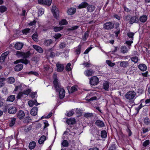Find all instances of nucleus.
<instances>
[{
	"mask_svg": "<svg viewBox=\"0 0 150 150\" xmlns=\"http://www.w3.org/2000/svg\"><path fill=\"white\" fill-rule=\"evenodd\" d=\"M31 54L30 51L26 52H24L20 51H17L16 53V55L18 58L22 57L23 59L16 60L13 62L15 64L21 62L25 64H27L30 62V61L26 59L30 56Z\"/></svg>",
	"mask_w": 150,
	"mask_h": 150,
	"instance_id": "obj_1",
	"label": "nucleus"
},
{
	"mask_svg": "<svg viewBox=\"0 0 150 150\" xmlns=\"http://www.w3.org/2000/svg\"><path fill=\"white\" fill-rule=\"evenodd\" d=\"M54 87L56 92L59 93V98L60 99L63 98L65 96V92L60 84L57 85V87L54 86Z\"/></svg>",
	"mask_w": 150,
	"mask_h": 150,
	"instance_id": "obj_2",
	"label": "nucleus"
},
{
	"mask_svg": "<svg viewBox=\"0 0 150 150\" xmlns=\"http://www.w3.org/2000/svg\"><path fill=\"white\" fill-rule=\"evenodd\" d=\"M89 83L91 85L96 86L99 82V79L96 76L92 77L89 79Z\"/></svg>",
	"mask_w": 150,
	"mask_h": 150,
	"instance_id": "obj_3",
	"label": "nucleus"
},
{
	"mask_svg": "<svg viewBox=\"0 0 150 150\" xmlns=\"http://www.w3.org/2000/svg\"><path fill=\"white\" fill-rule=\"evenodd\" d=\"M136 94V93L135 91H131L127 92L125 96L127 99L131 100L134 99Z\"/></svg>",
	"mask_w": 150,
	"mask_h": 150,
	"instance_id": "obj_4",
	"label": "nucleus"
},
{
	"mask_svg": "<svg viewBox=\"0 0 150 150\" xmlns=\"http://www.w3.org/2000/svg\"><path fill=\"white\" fill-rule=\"evenodd\" d=\"M44 124V126L43 128H41L38 132L41 133L42 134H46L47 133V128H46L48 127L49 125L48 124V122L46 120H45L43 122Z\"/></svg>",
	"mask_w": 150,
	"mask_h": 150,
	"instance_id": "obj_5",
	"label": "nucleus"
},
{
	"mask_svg": "<svg viewBox=\"0 0 150 150\" xmlns=\"http://www.w3.org/2000/svg\"><path fill=\"white\" fill-rule=\"evenodd\" d=\"M114 27V23L110 21L107 22L103 25V28L107 30H111L113 29Z\"/></svg>",
	"mask_w": 150,
	"mask_h": 150,
	"instance_id": "obj_6",
	"label": "nucleus"
},
{
	"mask_svg": "<svg viewBox=\"0 0 150 150\" xmlns=\"http://www.w3.org/2000/svg\"><path fill=\"white\" fill-rule=\"evenodd\" d=\"M51 12L54 17L57 19L59 15V11L57 8L55 6H52Z\"/></svg>",
	"mask_w": 150,
	"mask_h": 150,
	"instance_id": "obj_7",
	"label": "nucleus"
},
{
	"mask_svg": "<svg viewBox=\"0 0 150 150\" xmlns=\"http://www.w3.org/2000/svg\"><path fill=\"white\" fill-rule=\"evenodd\" d=\"M130 24H132L133 23H139V19L137 16H131L130 17L129 21Z\"/></svg>",
	"mask_w": 150,
	"mask_h": 150,
	"instance_id": "obj_8",
	"label": "nucleus"
},
{
	"mask_svg": "<svg viewBox=\"0 0 150 150\" xmlns=\"http://www.w3.org/2000/svg\"><path fill=\"white\" fill-rule=\"evenodd\" d=\"M114 24L115 28L116 29V30L114 33L115 34V36L117 37L120 32V24L119 23L116 22Z\"/></svg>",
	"mask_w": 150,
	"mask_h": 150,
	"instance_id": "obj_9",
	"label": "nucleus"
},
{
	"mask_svg": "<svg viewBox=\"0 0 150 150\" xmlns=\"http://www.w3.org/2000/svg\"><path fill=\"white\" fill-rule=\"evenodd\" d=\"M52 78L54 79L53 84L54 86L57 87V85L60 84L59 83L58 80L57 78V75L56 72H54L52 76Z\"/></svg>",
	"mask_w": 150,
	"mask_h": 150,
	"instance_id": "obj_10",
	"label": "nucleus"
},
{
	"mask_svg": "<svg viewBox=\"0 0 150 150\" xmlns=\"http://www.w3.org/2000/svg\"><path fill=\"white\" fill-rule=\"evenodd\" d=\"M56 67H57V71L58 72H61L63 71L64 68V66L63 64H61L58 62L57 63Z\"/></svg>",
	"mask_w": 150,
	"mask_h": 150,
	"instance_id": "obj_11",
	"label": "nucleus"
},
{
	"mask_svg": "<svg viewBox=\"0 0 150 150\" xmlns=\"http://www.w3.org/2000/svg\"><path fill=\"white\" fill-rule=\"evenodd\" d=\"M76 12V9L75 8L70 7L68 9L67 13L69 15H72L74 14Z\"/></svg>",
	"mask_w": 150,
	"mask_h": 150,
	"instance_id": "obj_12",
	"label": "nucleus"
},
{
	"mask_svg": "<svg viewBox=\"0 0 150 150\" xmlns=\"http://www.w3.org/2000/svg\"><path fill=\"white\" fill-rule=\"evenodd\" d=\"M138 68L142 71H145L147 69L146 65L143 63L139 64L138 65Z\"/></svg>",
	"mask_w": 150,
	"mask_h": 150,
	"instance_id": "obj_13",
	"label": "nucleus"
},
{
	"mask_svg": "<svg viewBox=\"0 0 150 150\" xmlns=\"http://www.w3.org/2000/svg\"><path fill=\"white\" fill-rule=\"evenodd\" d=\"M17 109L15 107L11 106L8 109V112L11 114L15 113L17 111Z\"/></svg>",
	"mask_w": 150,
	"mask_h": 150,
	"instance_id": "obj_14",
	"label": "nucleus"
},
{
	"mask_svg": "<svg viewBox=\"0 0 150 150\" xmlns=\"http://www.w3.org/2000/svg\"><path fill=\"white\" fill-rule=\"evenodd\" d=\"M95 124L100 128H101L105 127V125L104 122L102 120H98L95 122Z\"/></svg>",
	"mask_w": 150,
	"mask_h": 150,
	"instance_id": "obj_15",
	"label": "nucleus"
},
{
	"mask_svg": "<svg viewBox=\"0 0 150 150\" xmlns=\"http://www.w3.org/2000/svg\"><path fill=\"white\" fill-rule=\"evenodd\" d=\"M40 133L42 134L41 133H40L38 132V134ZM43 135L41 136L39 139L38 140V143L40 144H43L45 140L47 139L46 137L44 135V134H42Z\"/></svg>",
	"mask_w": 150,
	"mask_h": 150,
	"instance_id": "obj_16",
	"label": "nucleus"
},
{
	"mask_svg": "<svg viewBox=\"0 0 150 150\" xmlns=\"http://www.w3.org/2000/svg\"><path fill=\"white\" fill-rule=\"evenodd\" d=\"M95 71L93 70L89 69L86 70L84 71V74L85 75L87 76H92L94 74Z\"/></svg>",
	"mask_w": 150,
	"mask_h": 150,
	"instance_id": "obj_17",
	"label": "nucleus"
},
{
	"mask_svg": "<svg viewBox=\"0 0 150 150\" xmlns=\"http://www.w3.org/2000/svg\"><path fill=\"white\" fill-rule=\"evenodd\" d=\"M17 117L20 120L23 118L25 116V114L23 111L19 110L17 114Z\"/></svg>",
	"mask_w": 150,
	"mask_h": 150,
	"instance_id": "obj_18",
	"label": "nucleus"
},
{
	"mask_svg": "<svg viewBox=\"0 0 150 150\" xmlns=\"http://www.w3.org/2000/svg\"><path fill=\"white\" fill-rule=\"evenodd\" d=\"M8 54V52H6L3 53L1 55L0 57V62H1L2 63L4 61Z\"/></svg>",
	"mask_w": 150,
	"mask_h": 150,
	"instance_id": "obj_19",
	"label": "nucleus"
},
{
	"mask_svg": "<svg viewBox=\"0 0 150 150\" xmlns=\"http://www.w3.org/2000/svg\"><path fill=\"white\" fill-rule=\"evenodd\" d=\"M88 4L86 2H83L81 3L77 7L78 9H81L84 8H86L88 5Z\"/></svg>",
	"mask_w": 150,
	"mask_h": 150,
	"instance_id": "obj_20",
	"label": "nucleus"
},
{
	"mask_svg": "<svg viewBox=\"0 0 150 150\" xmlns=\"http://www.w3.org/2000/svg\"><path fill=\"white\" fill-rule=\"evenodd\" d=\"M147 18V16L146 15H143L140 16L139 19L140 22L142 23H144L146 21Z\"/></svg>",
	"mask_w": 150,
	"mask_h": 150,
	"instance_id": "obj_21",
	"label": "nucleus"
},
{
	"mask_svg": "<svg viewBox=\"0 0 150 150\" xmlns=\"http://www.w3.org/2000/svg\"><path fill=\"white\" fill-rule=\"evenodd\" d=\"M23 46V44L22 43L18 42L16 43L14 45L15 49L17 50H20Z\"/></svg>",
	"mask_w": 150,
	"mask_h": 150,
	"instance_id": "obj_22",
	"label": "nucleus"
},
{
	"mask_svg": "<svg viewBox=\"0 0 150 150\" xmlns=\"http://www.w3.org/2000/svg\"><path fill=\"white\" fill-rule=\"evenodd\" d=\"M66 122L68 125H74L76 123L75 119L74 118L68 119Z\"/></svg>",
	"mask_w": 150,
	"mask_h": 150,
	"instance_id": "obj_23",
	"label": "nucleus"
},
{
	"mask_svg": "<svg viewBox=\"0 0 150 150\" xmlns=\"http://www.w3.org/2000/svg\"><path fill=\"white\" fill-rule=\"evenodd\" d=\"M23 68V66L22 64H18L15 67L14 69L16 71H19L22 70Z\"/></svg>",
	"mask_w": 150,
	"mask_h": 150,
	"instance_id": "obj_24",
	"label": "nucleus"
},
{
	"mask_svg": "<svg viewBox=\"0 0 150 150\" xmlns=\"http://www.w3.org/2000/svg\"><path fill=\"white\" fill-rule=\"evenodd\" d=\"M38 113V108L36 107H34L31 110L30 114L33 116H35Z\"/></svg>",
	"mask_w": 150,
	"mask_h": 150,
	"instance_id": "obj_25",
	"label": "nucleus"
},
{
	"mask_svg": "<svg viewBox=\"0 0 150 150\" xmlns=\"http://www.w3.org/2000/svg\"><path fill=\"white\" fill-rule=\"evenodd\" d=\"M87 7V10L88 12H92L95 9V7L94 5L88 4Z\"/></svg>",
	"mask_w": 150,
	"mask_h": 150,
	"instance_id": "obj_26",
	"label": "nucleus"
},
{
	"mask_svg": "<svg viewBox=\"0 0 150 150\" xmlns=\"http://www.w3.org/2000/svg\"><path fill=\"white\" fill-rule=\"evenodd\" d=\"M117 146L115 142H113L110 145L109 147V150H115Z\"/></svg>",
	"mask_w": 150,
	"mask_h": 150,
	"instance_id": "obj_27",
	"label": "nucleus"
},
{
	"mask_svg": "<svg viewBox=\"0 0 150 150\" xmlns=\"http://www.w3.org/2000/svg\"><path fill=\"white\" fill-rule=\"evenodd\" d=\"M110 83L107 81H105L103 84V88L106 91H108L109 86Z\"/></svg>",
	"mask_w": 150,
	"mask_h": 150,
	"instance_id": "obj_28",
	"label": "nucleus"
},
{
	"mask_svg": "<svg viewBox=\"0 0 150 150\" xmlns=\"http://www.w3.org/2000/svg\"><path fill=\"white\" fill-rule=\"evenodd\" d=\"M82 46L80 44L77 47L75 50L76 54L77 55H79L81 52V49Z\"/></svg>",
	"mask_w": 150,
	"mask_h": 150,
	"instance_id": "obj_29",
	"label": "nucleus"
},
{
	"mask_svg": "<svg viewBox=\"0 0 150 150\" xmlns=\"http://www.w3.org/2000/svg\"><path fill=\"white\" fill-rule=\"evenodd\" d=\"M52 43V40L51 39L45 40L44 42V44L46 46H50Z\"/></svg>",
	"mask_w": 150,
	"mask_h": 150,
	"instance_id": "obj_30",
	"label": "nucleus"
},
{
	"mask_svg": "<svg viewBox=\"0 0 150 150\" xmlns=\"http://www.w3.org/2000/svg\"><path fill=\"white\" fill-rule=\"evenodd\" d=\"M89 34V31L87 30L86 32L83 36H82V40L84 41H86L87 39V38L88 37Z\"/></svg>",
	"mask_w": 150,
	"mask_h": 150,
	"instance_id": "obj_31",
	"label": "nucleus"
},
{
	"mask_svg": "<svg viewBox=\"0 0 150 150\" xmlns=\"http://www.w3.org/2000/svg\"><path fill=\"white\" fill-rule=\"evenodd\" d=\"M120 51L122 53L124 54L128 52V50L126 46H122L120 48Z\"/></svg>",
	"mask_w": 150,
	"mask_h": 150,
	"instance_id": "obj_32",
	"label": "nucleus"
},
{
	"mask_svg": "<svg viewBox=\"0 0 150 150\" xmlns=\"http://www.w3.org/2000/svg\"><path fill=\"white\" fill-rule=\"evenodd\" d=\"M62 147H67L69 146V143L68 141L66 140H64L62 141V142L61 143Z\"/></svg>",
	"mask_w": 150,
	"mask_h": 150,
	"instance_id": "obj_33",
	"label": "nucleus"
},
{
	"mask_svg": "<svg viewBox=\"0 0 150 150\" xmlns=\"http://www.w3.org/2000/svg\"><path fill=\"white\" fill-rule=\"evenodd\" d=\"M142 146L144 147L148 146L150 148V141L147 139L143 143Z\"/></svg>",
	"mask_w": 150,
	"mask_h": 150,
	"instance_id": "obj_34",
	"label": "nucleus"
},
{
	"mask_svg": "<svg viewBox=\"0 0 150 150\" xmlns=\"http://www.w3.org/2000/svg\"><path fill=\"white\" fill-rule=\"evenodd\" d=\"M143 122L146 125H150V119L148 117H146L144 118Z\"/></svg>",
	"mask_w": 150,
	"mask_h": 150,
	"instance_id": "obj_35",
	"label": "nucleus"
},
{
	"mask_svg": "<svg viewBox=\"0 0 150 150\" xmlns=\"http://www.w3.org/2000/svg\"><path fill=\"white\" fill-rule=\"evenodd\" d=\"M100 136L102 138L104 139L106 138L107 137V133L105 130H103L101 131Z\"/></svg>",
	"mask_w": 150,
	"mask_h": 150,
	"instance_id": "obj_36",
	"label": "nucleus"
},
{
	"mask_svg": "<svg viewBox=\"0 0 150 150\" xmlns=\"http://www.w3.org/2000/svg\"><path fill=\"white\" fill-rule=\"evenodd\" d=\"M59 25H62L67 24L68 23L66 19H62L59 21Z\"/></svg>",
	"mask_w": 150,
	"mask_h": 150,
	"instance_id": "obj_37",
	"label": "nucleus"
},
{
	"mask_svg": "<svg viewBox=\"0 0 150 150\" xmlns=\"http://www.w3.org/2000/svg\"><path fill=\"white\" fill-rule=\"evenodd\" d=\"M120 66L124 68H126L129 65V63L127 61H123L120 62Z\"/></svg>",
	"mask_w": 150,
	"mask_h": 150,
	"instance_id": "obj_38",
	"label": "nucleus"
},
{
	"mask_svg": "<svg viewBox=\"0 0 150 150\" xmlns=\"http://www.w3.org/2000/svg\"><path fill=\"white\" fill-rule=\"evenodd\" d=\"M15 99V96L14 95H11L8 96L6 100L7 101L13 102Z\"/></svg>",
	"mask_w": 150,
	"mask_h": 150,
	"instance_id": "obj_39",
	"label": "nucleus"
},
{
	"mask_svg": "<svg viewBox=\"0 0 150 150\" xmlns=\"http://www.w3.org/2000/svg\"><path fill=\"white\" fill-rule=\"evenodd\" d=\"M36 144L35 142H30L29 145V148L30 149H33L35 147Z\"/></svg>",
	"mask_w": 150,
	"mask_h": 150,
	"instance_id": "obj_40",
	"label": "nucleus"
},
{
	"mask_svg": "<svg viewBox=\"0 0 150 150\" xmlns=\"http://www.w3.org/2000/svg\"><path fill=\"white\" fill-rule=\"evenodd\" d=\"M30 125L28 126L25 127L24 129V131L25 132H29V131L31 129L32 127V125Z\"/></svg>",
	"mask_w": 150,
	"mask_h": 150,
	"instance_id": "obj_41",
	"label": "nucleus"
},
{
	"mask_svg": "<svg viewBox=\"0 0 150 150\" xmlns=\"http://www.w3.org/2000/svg\"><path fill=\"white\" fill-rule=\"evenodd\" d=\"M6 80V79L4 78H0V88L2 87L5 85L4 81Z\"/></svg>",
	"mask_w": 150,
	"mask_h": 150,
	"instance_id": "obj_42",
	"label": "nucleus"
},
{
	"mask_svg": "<svg viewBox=\"0 0 150 150\" xmlns=\"http://www.w3.org/2000/svg\"><path fill=\"white\" fill-rule=\"evenodd\" d=\"M134 33L132 32H129L127 33V36L130 39V40H134Z\"/></svg>",
	"mask_w": 150,
	"mask_h": 150,
	"instance_id": "obj_43",
	"label": "nucleus"
},
{
	"mask_svg": "<svg viewBox=\"0 0 150 150\" xmlns=\"http://www.w3.org/2000/svg\"><path fill=\"white\" fill-rule=\"evenodd\" d=\"M130 59L132 62H133L135 63H137L138 61L139 60V59L136 56L132 57L130 58Z\"/></svg>",
	"mask_w": 150,
	"mask_h": 150,
	"instance_id": "obj_44",
	"label": "nucleus"
},
{
	"mask_svg": "<svg viewBox=\"0 0 150 150\" xmlns=\"http://www.w3.org/2000/svg\"><path fill=\"white\" fill-rule=\"evenodd\" d=\"M36 103V104H37V100H35L34 101L32 100H29L28 102L29 105L30 107L33 106Z\"/></svg>",
	"mask_w": 150,
	"mask_h": 150,
	"instance_id": "obj_45",
	"label": "nucleus"
},
{
	"mask_svg": "<svg viewBox=\"0 0 150 150\" xmlns=\"http://www.w3.org/2000/svg\"><path fill=\"white\" fill-rule=\"evenodd\" d=\"M64 28L63 27H55L54 28L53 30L54 32H58L62 30Z\"/></svg>",
	"mask_w": 150,
	"mask_h": 150,
	"instance_id": "obj_46",
	"label": "nucleus"
},
{
	"mask_svg": "<svg viewBox=\"0 0 150 150\" xmlns=\"http://www.w3.org/2000/svg\"><path fill=\"white\" fill-rule=\"evenodd\" d=\"M15 80L14 78L12 77H10L7 79V82L10 84H12L14 83Z\"/></svg>",
	"mask_w": 150,
	"mask_h": 150,
	"instance_id": "obj_47",
	"label": "nucleus"
},
{
	"mask_svg": "<svg viewBox=\"0 0 150 150\" xmlns=\"http://www.w3.org/2000/svg\"><path fill=\"white\" fill-rule=\"evenodd\" d=\"M7 10V8L4 6H0V12L1 13H3L6 11Z\"/></svg>",
	"mask_w": 150,
	"mask_h": 150,
	"instance_id": "obj_48",
	"label": "nucleus"
},
{
	"mask_svg": "<svg viewBox=\"0 0 150 150\" xmlns=\"http://www.w3.org/2000/svg\"><path fill=\"white\" fill-rule=\"evenodd\" d=\"M52 2V0H44L43 4L49 6L51 5Z\"/></svg>",
	"mask_w": 150,
	"mask_h": 150,
	"instance_id": "obj_49",
	"label": "nucleus"
},
{
	"mask_svg": "<svg viewBox=\"0 0 150 150\" xmlns=\"http://www.w3.org/2000/svg\"><path fill=\"white\" fill-rule=\"evenodd\" d=\"M16 121V118H12L9 124L10 126L11 127H13Z\"/></svg>",
	"mask_w": 150,
	"mask_h": 150,
	"instance_id": "obj_50",
	"label": "nucleus"
},
{
	"mask_svg": "<svg viewBox=\"0 0 150 150\" xmlns=\"http://www.w3.org/2000/svg\"><path fill=\"white\" fill-rule=\"evenodd\" d=\"M52 48H50L49 49V51L50 52L49 56L51 58H53L55 56V53L54 52L52 51Z\"/></svg>",
	"mask_w": 150,
	"mask_h": 150,
	"instance_id": "obj_51",
	"label": "nucleus"
},
{
	"mask_svg": "<svg viewBox=\"0 0 150 150\" xmlns=\"http://www.w3.org/2000/svg\"><path fill=\"white\" fill-rule=\"evenodd\" d=\"M24 95H25L23 92H20L18 94L16 98L18 99H21L23 97Z\"/></svg>",
	"mask_w": 150,
	"mask_h": 150,
	"instance_id": "obj_52",
	"label": "nucleus"
},
{
	"mask_svg": "<svg viewBox=\"0 0 150 150\" xmlns=\"http://www.w3.org/2000/svg\"><path fill=\"white\" fill-rule=\"evenodd\" d=\"M32 38L36 42L38 41V33L37 32H36L32 36Z\"/></svg>",
	"mask_w": 150,
	"mask_h": 150,
	"instance_id": "obj_53",
	"label": "nucleus"
},
{
	"mask_svg": "<svg viewBox=\"0 0 150 150\" xmlns=\"http://www.w3.org/2000/svg\"><path fill=\"white\" fill-rule=\"evenodd\" d=\"M44 10L42 8H39L38 9V17L41 16L44 13Z\"/></svg>",
	"mask_w": 150,
	"mask_h": 150,
	"instance_id": "obj_54",
	"label": "nucleus"
},
{
	"mask_svg": "<svg viewBox=\"0 0 150 150\" xmlns=\"http://www.w3.org/2000/svg\"><path fill=\"white\" fill-rule=\"evenodd\" d=\"M106 62L109 66L111 67H114L115 65V64L114 63H112L111 62L110 60H106Z\"/></svg>",
	"mask_w": 150,
	"mask_h": 150,
	"instance_id": "obj_55",
	"label": "nucleus"
},
{
	"mask_svg": "<svg viewBox=\"0 0 150 150\" xmlns=\"http://www.w3.org/2000/svg\"><path fill=\"white\" fill-rule=\"evenodd\" d=\"M79 28V26L77 25H75L72 27L71 28L67 29V30L69 31H73Z\"/></svg>",
	"mask_w": 150,
	"mask_h": 150,
	"instance_id": "obj_56",
	"label": "nucleus"
},
{
	"mask_svg": "<svg viewBox=\"0 0 150 150\" xmlns=\"http://www.w3.org/2000/svg\"><path fill=\"white\" fill-rule=\"evenodd\" d=\"M31 119L30 117L29 116H27L25 117L23 119V122L24 123H28L29 122L30 120Z\"/></svg>",
	"mask_w": 150,
	"mask_h": 150,
	"instance_id": "obj_57",
	"label": "nucleus"
},
{
	"mask_svg": "<svg viewBox=\"0 0 150 150\" xmlns=\"http://www.w3.org/2000/svg\"><path fill=\"white\" fill-rule=\"evenodd\" d=\"M77 91V89L76 87L75 86H72L71 88L70 91L71 93H73L76 91Z\"/></svg>",
	"mask_w": 150,
	"mask_h": 150,
	"instance_id": "obj_58",
	"label": "nucleus"
},
{
	"mask_svg": "<svg viewBox=\"0 0 150 150\" xmlns=\"http://www.w3.org/2000/svg\"><path fill=\"white\" fill-rule=\"evenodd\" d=\"M71 64L70 63H68L67 64L66 67V70L67 71H69L71 70V68L70 67Z\"/></svg>",
	"mask_w": 150,
	"mask_h": 150,
	"instance_id": "obj_59",
	"label": "nucleus"
},
{
	"mask_svg": "<svg viewBox=\"0 0 150 150\" xmlns=\"http://www.w3.org/2000/svg\"><path fill=\"white\" fill-rule=\"evenodd\" d=\"M87 97H86L85 98L86 100L88 101V102H90V101H93L94 100H96L97 99V97L96 96H93L91 98L89 99H87Z\"/></svg>",
	"mask_w": 150,
	"mask_h": 150,
	"instance_id": "obj_60",
	"label": "nucleus"
},
{
	"mask_svg": "<svg viewBox=\"0 0 150 150\" xmlns=\"http://www.w3.org/2000/svg\"><path fill=\"white\" fill-rule=\"evenodd\" d=\"M143 106H143L142 105V103H141L138 107L135 108V109L137 111V113H138L139 112L140 110Z\"/></svg>",
	"mask_w": 150,
	"mask_h": 150,
	"instance_id": "obj_61",
	"label": "nucleus"
},
{
	"mask_svg": "<svg viewBox=\"0 0 150 150\" xmlns=\"http://www.w3.org/2000/svg\"><path fill=\"white\" fill-rule=\"evenodd\" d=\"M93 115L92 113H85V114L84 115V116L87 118L93 117Z\"/></svg>",
	"mask_w": 150,
	"mask_h": 150,
	"instance_id": "obj_62",
	"label": "nucleus"
},
{
	"mask_svg": "<svg viewBox=\"0 0 150 150\" xmlns=\"http://www.w3.org/2000/svg\"><path fill=\"white\" fill-rule=\"evenodd\" d=\"M9 108V105H7L4 106L3 108V112H6L7 111H8V109Z\"/></svg>",
	"mask_w": 150,
	"mask_h": 150,
	"instance_id": "obj_63",
	"label": "nucleus"
},
{
	"mask_svg": "<svg viewBox=\"0 0 150 150\" xmlns=\"http://www.w3.org/2000/svg\"><path fill=\"white\" fill-rule=\"evenodd\" d=\"M31 90L30 89H28L25 90H24L23 92L24 95H28L31 92Z\"/></svg>",
	"mask_w": 150,
	"mask_h": 150,
	"instance_id": "obj_64",
	"label": "nucleus"
}]
</instances>
